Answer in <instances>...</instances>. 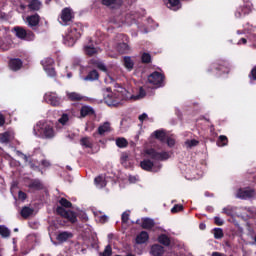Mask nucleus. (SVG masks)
<instances>
[{"mask_svg":"<svg viewBox=\"0 0 256 256\" xmlns=\"http://www.w3.org/2000/svg\"><path fill=\"white\" fill-rule=\"evenodd\" d=\"M143 160L140 162V167L144 171L151 173H159L163 165L159 161H167L171 158L169 152H159L155 148H145L141 153Z\"/></svg>","mask_w":256,"mask_h":256,"instance_id":"1","label":"nucleus"},{"mask_svg":"<svg viewBox=\"0 0 256 256\" xmlns=\"http://www.w3.org/2000/svg\"><path fill=\"white\" fill-rule=\"evenodd\" d=\"M147 93L145 89L141 87L137 95H133L129 90L119 87L116 92H111L110 88H107V94L104 95V101L108 107H119L122 101H139L143 99Z\"/></svg>","mask_w":256,"mask_h":256,"instance_id":"2","label":"nucleus"},{"mask_svg":"<svg viewBox=\"0 0 256 256\" xmlns=\"http://www.w3.org/2000/svg\"><path fill=\"white\" fill-rule=\"evenodd\" d=\"M33 135L34 137H38V139H46L49 141L55 139L57 131H55L53 122L40 120L33 127Z\"/></svg>","mask_w":256,"mask_h":256,"instance_id":"3","label":"nucleus"},{"mask_svg":"<svg viewBox=\"0 0 256 256\" xmlns=\"http://www.w3.org/2000/svg\"><path fill=\"white\" fill-rule=\"evenodd\" d=\"M81 37V31L77 30V27L71 26L66 34L64 35V45H67L68 47H73L75 43L77 42V39Z\"/></svg>","mask_w":256,"mask_h":256,"instance_id":"4","label":"nucleus"},{"mask_svg":"<svg viewBox=\"0 0 256 256\" xmlns=\"http://www.w3.org/2000/svg\"><path fill=\"white\" fill-rule=\"evenodd\" d=\"M253 11V3L249 0H244V6H239L234 11L235 19H243L245 15H249Z\"/></svg>","mask_w":256,"mask_h":256,"instance_id":"5","label":"nucleus"},{"mask_svg":"<svg viewBox=\"0 0 256 256\" xmlns=\"http://www.w3.org/2000/svg\"><path fill=\"white\" fill-rule=\"evenodd\" d=\"M165 76L161 74L160 72H153L148 76V83L150 85H153L155 89H159V87H163L165 85Z\"/></svg>","mask_w":256,"mask_h":256,"instance_id":"6","label":"nucleus"},{"mask_svg":"<svg viewBox=\"0 0 256 256\" xmlns=\"http://www.w3.org/2000/svg\"><path fill=\"white\" fill-rule=\"evenodd\" d=\"M14 33L18 39H23V41H35V34L31 30H25L23 27H15Z\"/></svg>","mask_w":256,"mask_h":256,"instance_id":"7","label":"nucleus"},{"mask_svg":"<svg viewBox=\"0 0 256 256\" xmlns=\"http://www.w3.org/2000/svg\"><path fill=\"white\" fill-rule=\"evenodd\" d=\"M42 66L44 68L45 73L48 75V77H57V72L55 71V68L53 65H55V60L53 58H44L42 61Z\"/></svg>","mask_w":256,"mask_h":256,"instance_id":"8","label":"nucleus"},{"mask_svg":"<svg viewBox=\"0 0 256 256\" xmlns=\"http://www.w3.org/2000/svg\"><path fill=\"white\" fill-rule=\"evenodd\" d=\"M56 213L64 217V219H68L70 223H77V214L71 210H66L65 208L58 206L56 208Z\"/></svg>","mask_w":256,"mask_h":256,"instance_id":"9","label":"nucleus"},{"mask_svg":"<svg viewBox=\"0 0 256 256\" xmlns=\"http://www.w3.org/2000/svg\"><path fill=\"white\" fill-rule=\"evenodd\" d=\"M46 103L52 105V107H59L63 103V99L57 95L55 92H48L44 95Z\"/></svg>","mask_w":256,"mask_h":256,"instance_id":"10","label":"nucleus"},{"mask_svg":"<svg viewBox=\"0 0 256 256\" xmlns=\"http://www.w3.org/2000/svg\"><path fill=\"white\" fill-rule=\"evenodd\" d=\"M40 21L41 17L39 16V14H33L24 18V23H26V25L34 31L39 27Z\"/></svg>","mask_w":256,"mask_h":256,"instance_id":"11","label":"nucleus"},{"mask_svg":"<svg viewBox=\"0 0 256 256\" xmlns=\"http://www.w3.org/2000/svg\"><path fill=\"white\" fill-rule=\"evenodd\" d=\"M73 19V12H71V9L65 8L62 10L60 17L58 18V21L60 25H69Z\"/></svg>","mask_w":256,"mask_h":256,"instance_id":"12","label":"nucleus"},{"mask_svg":"<svg viewBox=\"0 0 256 256\" xmlns=\"http://www.w3.org/2000/svg\"><path fill=\"white\" fill-rule=\"evenodd\" d=\"M236 197L238 199H252V197H255V190L251 188L239 189L236 193Z\"/></svg>","mask_w":256,"mask_h":256,"instance_id":"13","label":"nucleus"},{"mask_svg":"<svg viewBox=\"0 0 256 256\" xmlns=\"http://www.w3.org/2000/svg\"><path fill=\"white\" fill-rule=\"evenodd\" d=\"M187 173L189 175V179H199V177H203V170L198 167L192 166V168H187Z\"/></svg>","mask_w":256,"mask_h":256,"instance_id":"14","label":"nucleus"},{"mask_svg":"<svg viewBox=\"0 0 256 256\" xmlns=\"http://www.w3.org/2000/svg\"><path fill=\"white\" fill-rule=\"evenodd\" d=\"M23 67V61L19 58H12L9 61V69L11 71H19Z\"/></svg>","mask_w":256,"mask_h":256,"instance_id":"15","label":"nucleus"},{"mask_svg":"<svg viewBox=\"0 0 256 256\" xmlns=\"http://www.w3.org/2000/svg\"><path fill=\"white\" fill-rule=\"evenodd\" d=\"M13 139H15V133H13L12 131L0 133V143L2 144H7L10 141H13Z\"/></svg>","mask_w":256,"mask_h":256,"instance_id":"16","label":"nucleus"},{"mask_svg":"<svg viewBox=\"0 0 256 256\" xmlns=\"http://www.w3.org/2000/svg\"><path fill=\"white\" fill-rule=\"evenodd\" d=\"M150 253L153 256H162L165 253V248L159 244H154L151 246Z\"/></svg>","mask_w":256,"mask_h":256,"instance_id":"17","label":"nucleus"},{"mask_svg":"<svg viewBox=\"0 0 256 256\" xmlns=\"http://www.w3.org/2000/svg\"><path fill=\"white\" fill-rule=\"evenodd\" d=\"M71 238H73V233L67 231L60 232L56 237L57 241L60 243H65V241Z\"/></svg>","mask_w":256,"mask_h":256,"instance_id":"18","label":"nucleus"},{"mask_svg":"<svg viewBox=\"0 0 256 256\" xmlns=\"http://www.w3.org/2000/svg\"><path fill=\"white\" fill-rule=\"evenodd\" d=\"M33 213H35V209H33L29 206H24L21 209L20 215H21V217H23V219H29V217H31V215H33Z\"/></svg>","mask_w":256,"mask_h":256,"instance_id":"19","label":"nucleus"},{"mask_svg":"<svg viewBox=\"0 0 256 256\" xmlns=\"http://www.w3.org/2000/svg\"><path fill=\"white\" fill-rule=\"evenodd\" d=\"M167 7L171 9V11H179L181 9V1L180 0H167Z\"/></svg>","mask_w":256,"mask_h":256,"instance_id":"20","label":"nucleus"},{"mask_svg":"<svg viewBox=\"0 0 256 256\" xmlns=\"http://www.w3.org/2000/svg\"><path fill=\"white\" fill-rule=\"evenodd\" d=\"M147 241H149V233L145 231H142L136 237V243H138V245H143V243H147Z\"/></svg>","mask_w":256,"mask_h":256,"instance_id":"21","label":"nucleus"},{"mask_svg":"<svg viewBox=\"0 0 256 256\" xmlns=\"http://www.w3.org/2000/svg\"><path fill=\"white\" fill-rule=\"evenodd\" d=\"M94 183L98 189H103V187H106L107 185V180L105 179V176L100 175L94 179Z\"/></svg>","mask_w":256,"mask_h":256,"instance_id":"22","label":"nucleus"},{"mask_svg":"<svg viewBox=\"0 0 256 256\" xmlns=\"http://www.w3.org/2000/svg\"><path fill=\"white\" fill-rule=\"evenodd\" d=\"M102 5L106 7H121L123 0H102Z\"/></svg>","mask_w":256,"mask_h":256,"instance_id":"23","label":"nucleus"},{"mask_svg":"<svg viewBox=\"0 0 256 256\" xmlns=\"http://www.w3.org/2000/svg\"><path fill=\"white\" fill-rule=\"evenodd\" d=\"M111 132V123L109 122H104L98 127V134L99 135H104L105 133Z\"/></svg>","mask_w":256,"mask_h":256,"instance_id":"24","label":"nucleus"},{"mask_svg":"<svg viewBox=\"0 0 256 256\" xmlns=\"http://www.w3.org/2000/svg\"><path fill=\"white\" fill-rule=\"evenodd\" d=\"M197 145H199V140L187 139V140H185L183 147H184V149L189 150V149H193L194 147H197Z\"/></svg>","mask_w":256,"mask_h":256,"instance_id":"25","label":"nucleus"},{"mask_svg":"<svg viewBox=\"0 0 256 256\" xmlns=\"http://www.w3.org/2000/svg\"><path fill=\"white\" fill-rule=\"evenodd\" d=\"M120 22L125 25H133V23H137V20L135 19V14H127Z\"/></svg>","mask_w":256,"mask_h":256,"instance_id":"26","label":"nucleus"},{"mask_svg":"<svg viewBox=\"0 0 256 256\" xmlns=\"http://www.w3.org/2000/svg\"><path fill=\"white\" fill-rule=\"evenodd\" d=\"M41 5L42 3L39 0H30L28 9H30V11H39V9H41Z\"/></svg>","mask_w":256,"mask_h":256,"instance_id":"27","label":"nucleus"},{"mask_svg":"<svg viewBox=\"0 0 256 256\" xmlns=\"http://www.w3.org/2000/svg\"><path fill=\"white\" fill-rule=\"evenodd\" d=\"M97 79H99V72H97V70L90 71L88 75L83 78L84 81H97Z\"/></svg>","mask_w":256,"mask_h":256,"instance_id":"28","label":"nucleus"},{"mask_svg":"<svg viewBox=\"0 0 256 256\" xmlns=\"http://www.w3.org/2000/svg\"><path fill=\"white\" fill-rule=\"evenodd\" d=\"M155 226V221L151 218H144L142 220V228L143 229H153Z\"/></svg>","mask_w":256,"mask_h":256,"instance_id":"29","label":"nucleus"},{"mask_svg":"<svg viewBox=\"0 0 256 256\" xmlns=\"http://www.w3.org/2000/svg\"><path fill=\"white\" fill-rule=\"evenodd\" d=\"M28 187L29 189H32V191H40V189H43V184H41V181L39 180H33Z\"/></svg>","mask_w":256,"mask_h":256,"instance_id":"30","label":"nucleus"},{"mask_svg":"<svg viewBox=\"0 0 256 256\" xmlns=\"http://www.w3.org/2000/svg\"><path fill=\"white\" fill-rule=\"evenodd\" d=\"M158 242L161 245H164L165 247H169V245H171V239L169 238V236L165 235V234H161L158 237Z\"/></svg>","mask_w":256,"mask_h":256,"instance_id":"31","label":"nucleus"},{"mask_svg":"<svg viewBox=\"0 0 256 256\" xmlns=\"http://www.w3.org/2000/svg\"><path fill=\"white\" fill-rule=\"evenodd\" d=\"M95 111L91 106H83L80 110L81 117H87L88 115H93Z\"/></svg>","mask_w":256,"mask_h":256,"instance_id":"32","label":"nucleus"},{"mask_svg":"<svg viewBox=\"0 0 256 256\" xmlns=\"http://www.w3.org/2000/svg\"><path fill=\"white\" fill-rule=\"evenodd\" d=\"M66 95L70 101H81L83 96L77 92H66Z\"/></svg>","mask_w":256,"mask_h":256,"instance_id":"33","label":"nucleus"},{"mask_svg":"<svg viewBox=\"0 0 256 256\" xmlns=\"http://www.w3.org/2000/svg\"><path fill=\"white\" fill-rule=\"evenodd\" d=\"M80 145L85 149H91L93 147V141H91V138L89 137H84L80 140Z\"/></svg>","mask_w":256,"mask_h":256,"instance_id":"34","label":"nucleus"},{"mask_svg":"<svg viewBox=\"0 0 256 256\" xmlns=\"http://www.w3.org/2000/svg\"><path fill=\"white\" fill-rule=\"evenodd\" d=\"M134 65H135V63L133 62V60L131 59V57H129V56H125V57H124V67H125L128 71H132Z\"/></svg>","mask_w":256,"mask_h":256,"instance_id":"35","label":"nucleus"},{"mask_svg":"<svg viewBox=\"0 0 256 256\" xmlns=\"http://www.w3.org/2000/svg\"><path fill=\"white\" fill-rule=\"evenodd\" d=\"M0 235L4 239H7V237L11 236V230H9L5 225H0Z\"/></svg>","mask_w":256,"mask_h":256,"instance_id":"36","label":"nucleus"},{"mask_svg":"<svg viewBox=\"0 0 256 256\" xmlns=\"http://www.w3.org/2000/svg\"><path fill=\"white\" fill-rule=\"evenodd\" d=\"M86 55H95L99 51V48H95L93 45H87L84 47Z\"/></svg>","mask_w":256,"mask_h":256,"instance_id":"37","label":"nucleus"},{"mask_svg":"<svg viewBox=\"0 0 256 256\" xmlns=\"http://www.w3.org/2000/svg\"><path fill=\"white\" fill-rule=\"evenodd\" d=\"M229 143V140L227 139V136L220 135L217 141L218 147H225Z\"/></svg>","mask_w":256,"mask_h":256,"instance_id":"38","label":"nucleus"},{"mask_svg":"<svg viewBox=\"0 0 256 256\" xmlns=\"http://www.w3.org/2000/svg\"><path fill=\"white\" fill-rule=\"evenodd\" d=\"M119 53H128L129 52V45L127 43H119L116 47Z\"/></svg>","mask_w":256,"mask_h":256,"instance_id":"39","label":"nucleus"},{"mask_svg":"<svg viewBox=\"0 0 256 256\" xmlns=\"http://www.w3.org/2000/svg\"><path fill=\"white\" fill-rule=\"evenodd\" d=\"M153 135L159 141H165V130H156L154 131Z\"/></svg>","mask_w":256,"mask_h":256,"instance_id":"40","label":"nucleus"},{"mask_svg":"<svg viewBox=\"0 0 256 256\" xmlns=\"http://www.w3.org/2000/svg\"><path fill=\"white\" fill-rule=\"evenodd\" d=\"M9 45L11 44L7 41V38H0V49L2 51H8Z\"/></svg>","mask_w":256,"mask_h":256,"instance_id":"41","label":"nucleus"},{"mask_svg":"<svg viewBox=\"0 0 256 256\" xmlns=\"http://www.w3.org/2000/svg\"><path fill=\"white\" fill-rule=\"evenodd\" d=\"M149 25L144 28H139L142 33H149V31H153L155 29V25L151 24L153 23V19H148Z\"/></svg>","mask_w":256,"mask_h":256,"instance_id":"42","label":"nucleus"},{"mask_svg":"<svg viewBox=\"0 0 256 256\" xmlns=\"http://www.w3.org/2000/svg\"><path fill=\"white\" fill-rule=\"evenodd\" d=\"M116 145L120 149H124V147H127V145H129V143L127 142V139H125V138H117Z\"/></svg>","mask_w":256,"mask_h":256,"instance_id":"43","label":"nucleus"},{"mask_svg":"<svg viewBox=\"0 0 256 256\" xmlns=\"http://www.w3.org/2000/svg\"><path fill=\"white\" fill-rule=\"evenodd\" d=\"M222 213H225V215H228V217H231L233 216V213H235V207L227 206L223 208Z\"/></svg>","mask_w":256,"mask_h":256,"instance_id":"44","label":"nucleus"},{"mask_svg":"<svg viewBox=\"0 0 256 256\" xmlns=\"http://www.w3.org/2000/svg\"><path fill=\"white\" fill-rule=\"evenodd\" d=\"M93 63L96 65V67H98V69H100V71L107 73V66H105V63L98 60H94Z\"/></svg>","mask_w":256,"mask_h":256,"instance_id":"45","label":"nucleus"},{"mask_svg":"<svg viewBox=\"0 0 256 256\" xmlns=\"http://www.w3.org/2000/svg\"><path fill=\"white\" fill-rule=\"evenodd\" d=\"M59 203L62 207H65L66 209H71L73 207V204H71V202L65 198H61L59 200Z\"/></svg>","mask_w":256,"mask_h":256,"instance_id":"46","label":"nucleus"},{"mask_svg":"<svg viewBox=\"0 0 256 256\" xmlns=\"http://www.w3.org/2000/svg\"><path fill=\"white\" fill-rule=\"evenodd\" d=\"M58 123H60L61 125H67V123H69V115L62 114V116L58 119Z\"/></svg>","mask_w":256,"mask_h":256,"instance_id":"47","label":"nucleus"},{"mask_svg":"<svg viewBox=\"0 0 256 256\" xmlns=\"http://www.w3.org/2000/svg\"><path fill=\"white\" fill-rule=\"evenodd\" d=\"M214 237L216 239H223V229H221V228H214Z\"/></svg>","mask_w":256,"mask_h":256,"instance_id":"48","label":"nucleus"},{"mask_svg":"<svg viewBox=\"0 0 256 256\" xmlns=\"http://www.w3.org/2000/svg\"><path fill=\"white\" fill-rule=\"evenodd\" d=\"M120 161L124 166H127V161H129V154L122 153L120 157Z\"/></svg>","mask_w":256,"mask_h":256,"instance_id":"49","label":"nucleus"},{"mask_svg":"<svg viewBox=\"0 0 256 256\" xmlns=\"http://www.w3.org/2000/svg\"><path fill=\"white\" fill-rule=\"evenodd\" d=\"M130 215H131V212H129V211L123 212L122 217H121L122 223H127L129 221Z\"/></svg>","mask_w":256,"mask_h":256,"instance_id":"50","label":"nucleus"},{"mask_svg":"<svg viewBox=\"0 0 256 256\" xmlns=\"http://www.w3.org/2000/svg\"><path fill=\"white\" fill-rule=\"evenodd\" d=\"M142 62L143 63H151V54L143 53L142 54Z\"/></svg>","mask_w":256,"mask_h":256,"instance_id":"51","label":"nucleus"},{"mask_svg":"<svg viewBox=\"0 0 256 256\" xmlns=\"http://www.w3.org/2000/svg\"><path fill=\"white\" fill-rule=\"evenodd\" d=\"M113 253V250L111 249V246H106L104 252L102 253L101 256H111Z\"/></svg>","mask_w":256,"mask_h":256,"instance_id":"52","label":"nucleus"},{"mask_svg":"<svg viewBox=\"0 0 256 256\" xmlns=\"http://www.w3.org/2000/svg\"><path fill=\"white\" fill-rule=\"evenodd\" d=\"M179 211H183V205L176 204V205L171 209V213H179Z\"/></svg>","mask_w":256,"mask_h":256,"instance_id":"53","label":"nucleus"},{"mask_svg":"<svg viewBox=\"0 0 256 256\" xmlns=\"http://www.w3.org/2000/svg\"><path fill=\"white\" fill-rule=\"evenodd\" d=\"M166 143H167L168 147H175V138L168 137L166 140Z\"/></svg>","mask_w":256,"mask_h":256,"instance_id":"54","label":"nucleus"},{"mask_svg":"<svg viewBox=\"0 0 256 256\" xmlns=\"http://www.w3.org/2000/svg\"><path fill=\"white\" fill-rule=\"evenodd\" d=\"M214 223H215L216 225L221 226V225H223V223H225V221H223V219H221V217L215 216V217H214Z\"/></svg>","mask_w":256,"mask_h":256,"instance_id":"55","label":"nucleus"},{"mask_svg":"<svg viewBox=\"0 0 256 256\" xmlns=\"http://www.w3.org/2000/svg\"><path fill=\"white\" fill-rule=\"evenodd\" d=\"M140 123H143V121H147L149 119V116L147 115V113H142L139 117H138Z\"/></svg>","mask_w":256,"mask_h":256,"instance_id":"56","label":"nucleus"},{"mask_svg":"<svg viewBox=\"0 0 256 256\" xmlns=\"http://www.w3.org/2000/svg\"><path fill=\"white\" fill-rule=\"evenodd\" d=\"M18 199H20L21 201H25L27 199V194H25V192L20 191L18 193Z\"/></svg>","mask_w":256,"mask_h":256,"instance_id":"57","label":"nucleus"},{"mask_svg":"<svg viewBox=\"0 0 256 256\" xmlns=\"http://www.w3.org/2000/svg\"><path fill=\"white\" fill-rule=\"evenodd\" d=\"M41 165L42 167H51V162H49L48 160H42Z\"/></svg>","mask_w":256,"mask_h":256,"instance_id":"58","label":"nucleus"},{"mask_svg":"<svg viewBox=\"0 0 256 256\" xmlns=\"http://www.w3.org/2000/svg\"><path fill=\"white\" fill-rule=\"evenodd\" d=\"M130 183H137L139 181V178L137 176H129Z\"/></svg>","mask_w":256,"mask_h":256,"instance_id":"59","label":"nucleus"},{"mask_svg":"<svg viewBox=\"0 0 256 256\" xmlns=\"http://www.w3.org/2000/svg\"><path fill=\"white\" fill-rule=\"evenodd\" d=\"M237 45H247V39L241 38L240 40H238Z\"/></svg>","mask_w":256,"mask_h":256,"instance_id":"60","label":"nucleus"},{"mask_svg":"<svg viewBox=\"0 0 256 256\" xmlns=\"http://www.w3.org/2000/svg\"><path fill=\"white\" fill-rule=\"evenodd\" d=\"M3 125H5V117L0 114V127H3Z\"/></svg>","mask_w":256,"mask_h":256,"instance_id":"61","label":"nucleus"},{"mask_svg":"<svg viewBox=\"0 0 256 256\" xmlns=\"http://www.w3.org/2000/svg\"><path fill=\"white\" fill-rule=\"evenodd\" d=\"M216 69H217L218 71H223V73H229V71H227V68H225V66H220L219 68L216 67Z\"/></svg>","mask_w":256,"mask_h":256,"instance_id":"62","label":"nucleus"},{"mask_svg":"<svg viewBox=\"0 0 256 256\" xmlns=\"http://www.w3.org/2000/svg\"><path fill=\"white\" fill-rule=\"evenodd\" d=\"M237 35H246L247 33V29H243V30H237Z\"/></svg>","mask_w":256,"mask_h":256,"instance_id":"63","label":"nucleus"},{"mask_svg":"<svg viewBox=\"0 0 256 256\" xmlns=\"http://www.w3.org/2000/svg\"><path fill=\"white\" fill-rule=\"evenodd\" d=\"M211 256H225V254L220 252H213Z\"/></svg>","mask_w":256,"mask_h":256,"instance_id":"64","label":"nucleus"}]
</instances>
